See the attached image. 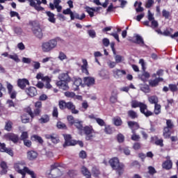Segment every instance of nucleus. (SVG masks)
<instances>
[{"label":"nucleus","mask_w":178,"mask_h":178,"mask_svg":"<svg viewBox=\"0 0 178 178\" xmlns=\"http://www.w3.org/2000/svg\"><path fill=\"white\" fill-rule=\"evenodd\" d=\"M84 84L88 87L94 86L95 83V79L92 77L87 76L83 79Z\"/></svg>","instance_id":"obj_25"},{"label":"nucleus","mask_w":178,"mask_h":178,"mask_svg":"<svg viewBox=\"0 0 178 178\" xmlns=\"http://www.w3.org/2000/svg\"><path fill=\"white\" fill-rule=\"evenodd\" d=\"M56 86L60 88V90H63V91H67L69 90V82H63L58 81L56 82Z\"/></svg>","instance_id":"obj_22"},{"label":"nucleus","mask_w":178,"mask_h":178,"mask_svg":"<svg viewBox=\"0 0 178 178\" xmlns=\"http://www.w3.org/2000/svg\"><path fill=\"white\" fill-rule=\"evenodd\" d=\"M56 127H58V129H67L66 124L60 121H58L57 122Z\"/></svg>","instance_id":"obj_62"},{"label":"nucleus","mask_w":178,"mask_h":178,"mask_svg":"<svg viewBox=\"0 0 178 178\" xmlns=\"http://www.w3.org/2000/svg\"><path fill=\"white\" fill-rule=\"evenodd\" d=\"M63 15H70L71 20H74V17H73L74 13L72 12V9L67 8L65 10H63Z\"/></svg>","instance_id":"obj_44"},{"label":"nucleus","mask_w":178,"mask_h":178,"mask_svg":"<svg viewBox=\"0 0 178 178\" xmlns=\"http://www.w3.org/2000/svg\"><path fill=\"white\" fill-rule=\"evenodd\" d=\"M64 95L67 97V98H74V97H76V93L67 91L64 93Z\"/></svg>","instance_id":"obj_53"},{"label":"nucleus","mask_w":178,"mask_h":178,"mask_svg":"<svg viewBox=\"0 0 178 178\" xmlns=\"http://www.w3.org/2000/svg\"><path fill=\"white\" fill-rule=\"evenodd\" d=\"M58 168H60V163H54L51 165L50 170L48 173L49 178L60 177L62 171H60Z\"/></svg>","instance_id":"obj_4"},{"label":"nucleus","mask_w":178,"mask_h":178,"mask_svg":"<svg viewBox=\"0 0 178 178\" xmlns=\"http://www.w3.org/2000/svg\"><path fill=\"white\" fill-rule=\"evenodd\" d=\"M172 31H173V29H166L163 32L161 31V29H158L156 32L158 34H161V35H165V37H171V38H176L178 37V31L175 32L173 35H172Z\"/></svg>","instance_id":"obj_8"},{"label":"nucleus","mask_w":178,"mask_h":178,"mask_svg":"<svg viewBox=\"0 0 178 178\" xmlns=\"http://www.w3.org/2000/svg\"><path fill=\"white\" fill-rule=\"evenodd\" d=\"M24 172H25V176H26V173H27V175H29V176H31V178H37V174H35L34 171L30 170V169H29L28 167H24Z\"/></svg>","instance_id":"obj_35"},{"label":"nucleus","mask_w":178,"mask_h":178,"mask_svg":"<svg viewBox=\"0 0 178 178\" xmlns=\"http://www.w3.org/2000/svg\"><path fill=\"white\" fill-rule=\"evenodd\" d=\"M79 156L81 159H86L87 158V152L84 150H81L79 154Z\"/></svg>","instance_id":"obj_60"},{"label":"nucleus","mask_w":178,"mask_h":178,"mask_svg":"<svg viewBox=\"0 0 178 178\" xmlns=\"http://www.w3.org/2000/svg\"><path fill=\"white\" fill-rule=\"evenodd\" d=\"M83 65H81V70L84 73L86 72V73H88V70H87V66H88V62H87L86 59L82 60Z\"/></svg>","instance_id":"obj_42"},{"label":"nucleus","mask_w":178,"mask_h":178,"mask_svg":"<svg viewBox=\"0 0 178 178\" xmlns=\"http://www.w3.org/2000/svg\"><path fill=\"white\" fill-rule=\"evenodd\" d=\"M7 90L10 98H11V99H15L16 97H17V92L13 90V85H11L9 82H7Z\"/></svg>","instance_id":"obj_11"},{"label":"nucleus","mask_w":178,"mask_h":178,"mask_svg":"<svg viewBox=\"0 0 178 178\" xmlns=\"http://www.w3.org/2000/svg\"><path fill=\"white\" fill-rule=\"evenodd\" d=\"M96 123H97V124L100 126V127H105V125L106 124V122H105V121L102 118H99L96 119Z\"/></svg>","instance_id":"obj_47"},{"label":"nucleus","mask_w":178,"mask_h":178,"mask_svg":"<svg viewBox=\"0 0 178 178\" xmlns=\"http://www.w3.org/2000/svg\"><path fill=\"white\" fill-rule=\"evenodd\" d=\"M108 163L113 170H115L116 175H118V177H121L123 176V173H124V169L126 168V165L124 163L120 162L119 158L113 157L108 161Z\"/></svg>","instance_id":"obj_1"},{"label":"nucleus","mask_w":178,"mask_h":178,"mask_svg":"<svg viewBox=\"0 0 178 178\" xmlns=\"http://www.w3.org/2000/svg\"><path fill=\"white\" fill-rule=\"evenodd\" d=\"M95 130L94 128H92V126L86 125L82 128V133L86 136V140L87 141H90V140H92V138L94 136L92 135V133H94Z\"/></svg>","instance_id":"obj_7"},{"label":"nucleus","mask_w":178,"mask_h":178,"mask_svg":"<svg viewBox=\"0 0 178 178\" xmlns=\"http://www.w3.org/2000/svg\"><path fill=\"white\" fill-rule=\"evenodd\" d=\"M92 175L94 177H98L101 175V171L99 168L97 166H93L91 170Z\"/></svg>","instance_id":"obj_31"},{"label":"nucleus","mask_w":178,"mask_h":178,"mask_svg":"<svg viewBox=\"0 0 178 178\" xmlns=\"http://www.w3.org/2000/svg\"><path fill=\"white\" fill-rule=\"evenodd\" d=\"M127 115L129 118L133 120L138 118V114H137V112L134 111V110L128 111Z\"/></svg>","instance_id":"obj_34"},{"label":"nucleus","mask_w":178,"mask_h":178,"mask_svg":"<svg viewBox=\"0 0 178 178\" xmlns=\"http://www.w3.org/2000/svg\"><path fill=\"white\" fill-rule=\"evenodd\" d=\"M25 92L29 97H36L38 92H37V88L33 86H31L25 89Z\"/></svg>","instance_id":"obj_17"},{"label":"nucleus","mask_w":178,"mask_h":178,"mask_svg":"<svg viewBox=\"0 0 178 178\" xmlns=\"http://www.w3.org/2000/svg\"><path fill=\"white\" fill-rule=\"evenodd\" d=\"M23 165L22 163H17L14 165V168L15 169L16 172L19 173V175H22V178H25L26 177V173L24 171V167L22 170L20 169V165Z\"/></svg>","instance_id":"obj_21"},{"label":"nucleus","mask_w":178,"mask_h":178,"mask_svg":"<svg viewBox=\"0 0 178 178\" xmlns=\"http://www.w3.org/2000/svg\"><path fill=\"white\" fill-rule=\"evenodd\" d=\"M58 106L61 111L67 109L68 111H70L73 115L79 114V110L76 109V105L72 102H66L65 100H60L58 102Z\"/></svg>","instance_id":"obj_2"},{"label":"nucleus","mask_w":178,"mask_h":178,"mask_svg":"<svg viewBox=\"0 0 178 178\" xmlns=\"http://www.w3.org/2000/svg\"><path fill=\"white\" fill-rule=\"evenodd\" d=\"M113 121L115 126L119 127L123 124V121L122 120V118H120V117L114 118L113 119Z\"/></svg>","instance_id":"obj_39"},{"label":"nucleus","mask_w":178,"mask_h":178,"mask_svg":"<svg viewBox=\"0 0 178 178\" xmlns=\"http://www.w3.org/2000/svg\"><path fill=\"white\" fill-rule=\"evenodd\" d=\"M81 172L85 177H91V172L88 170V168H87L86 166H83L81 169Z\"/></svg>","instance_id":"obj_32"},{"label":"nucleus","mask_w":178,"mask_h":178,"mask_svg":"<svg viewBox=\"0 0 178 178\" xmlns=\"http://www.w3.org/2000/svg\"><path fill=\"white\" fill-rule=\"evenodd\" d=\"M8 58H10V59H13V60H15V62H17V63L18 62H20V59L19 58V56H17V54L9 55Z\"/></svg>","instance_id":"obj_55"},{"label":"nucleus","mask_w":178,"mask_h":178,"mask_svg":"<svg viewBox=\"0 0 178 178\" xmlns=\"http://www.w3.org/2000/svg\"><path fill=\"white\" fill-rule=\"evenodd\" d=\"M56 45H58L56 39H51L47 42L42 43V50L43 52H51L52 49L56 48Z\"/></svg>","instance_id":"obj_5"},{"label":"nucleus","mask_w":178,"mask_h":178,"mask_svg":"<svg viewBox=\"0 0 178 178\" xmlns=\"http://www.w3.org/2000/svg\"><path fill=\"white\" fill-rule=\"evenodd\" d=\"M38 156V153L33 150H30L27 152V159L29 161H34L37 159Z\"/></svg>","instance_id":"obj_24"},{"label":"nucleus","mask_w":178,"mask_h":178,"mask_svg":"<svg viewBox=\"0 0 178 178\" xmlns=\"http://www.w3.org/2000/svg\"><path fill=\"white\" fill-rule=\"evenodd\" d=\"M73 17L74 20V19H76V20H84V19H86V14L82 13L81 15H80L79 13H73Z\"/></svg>","instance_id":"obj_37"},{"label":"nucleus","mask_w":178,"mask_h":178,"mask_svg":"<svg viewBox=\"0 0 178 178\" xmlns=\"http://www.w3.org/2000/svg\"><path fill=\"white\" fill-rule=\"evenodd\" d=\"M140 112L142 115H144L145 118H149V116L154 115L151 111L148 110V106L145 103H142V105L140 107Z\"/></svg>","instance_id":"obj_9"},{"label":"nucleus","mask_w":178,"mask_h":178,"mask_svg":"<svg viewBox=\"0 0 178 178\" xmlns=\"http://www.w3.org/2000/svg\"><path fill=\"white\" fill-rule=\"evenodd\" d=\"M127 124H128L129 129H132L133 134L136 133V130H138V129H140V124L137 122L128 121Z\"/></svg>","instance_id":"obj_20"},{"label":"nucleus","mask_w":178,"mask_h":178,"mask_svg":"<svg viewBox=\"0 0 178 178\" xmlns=\"http://www.w3.org/2000/svg\"><path fill=\"white\" fill-rule=\"evenodd\" d=\"M42 108V102L38 101L35 103L34 115L35 116H40L41 109Z\"/></svg>","instance_id":"obj_19"},{"label":"nucleus","mask_w":178,"mask_h":178,"mask_svg":"<svg viewBox=\"0 0 178 178\" xmlns=\"http://www.w3.org/2000/svg\"><path fill=\"white\" fill-rule=\"evenodd\" d=\"M52 116L53 118H58V116H59V112L58 111V107L54 106L53 108V112H52Z\"/></svg>","instance_id":"obj_59"},{"label":"nucleus","mask_w":178,"mask_h":178,"mask_svg":"<svg viewBox=\"0 0 178 178\" xmlns=\"http://www.w3.org/2000/svg\"><path fill=\"white\" fill-rule=\"evenodd\" d=\"M175 128V124L172 122V120H166V127L163 128V136L164 138H169L172 136V129Z\"/></svg>","instance_id":"obj_6"},{"label":"nucleus","mask_w":178,"mask_h":178,"mask_svg":"<svg viewBox=\"0 0 178 178\" xmlns=\"http://www.w3.org/2000/svg\"><path fill=\"white\" fill-rule=\"evenodd\" d=\"M4 152H6V154H8V155H10V156H13V155H15V153L13 152V149H12V147H7Z\"/></svg>","instance_id":"obj_58"},{"label":"nucleus","mask_w":178,"mask_h":178,"mask_svg":"<svg viewBox=\"0 0 178 178\" xmlns=\"http://www.w3.org/2000/svg\"><path fill=\"white\" fill-rule=\"evenodd\" d=\"M47 15L48 16V20L50 23H56V19H55V14L52 13L51 11L46 12Z\"/></svg>","instance_id":"obj_30"},{"label":"nucleus","mask_w":178,"mask_h":178,"mask_svg":"<svg viewBox=\"0 0 178 178\" xmlns=\"http://www.w3.org/2000/svg\"><path fill=\"white\" fill-rule=\"evenodd\" d=\"M110 102L111 104H116L118 102V94L112 95L110 97Z\"/></svg>","instance_id":"obj_52"},{"label":"nucleus","mask_w":178,"mask_h":178,"mask_svg":"<svg viewBox=\"0 0 178 178\" xmlns=\"http://www.w3.org/2000/svg\"><path fill=\"white\" fill-rule=\"evenodd\" d=\"M143 104V102H138L137 100H133L131 102V108H140L141 105Z\"/></svg>","instance_id":"obj_40"},{"label":"nucleus","mask_w":178,"mask_h":178,"mask_svg":"<svg viewBox=\"0 0 178 178\" xmlns=\"http://www.w3.org/2000/svg\"><path fill=\"white\" fill-rule=\"evenodd\" d=\"M67 119L70 126H73L76 120H74V117H73V115H68Z\"/></svg>","instance_id":"obj_51"},{"label":"nucleus","mask_w":178,"mask_h":178,"mask_svg":"<svg viewBox=\"0 0 178 178\" xmlns=\"http://www.w3.org/2000/svg\"><path fill=\"white\" fill-rule=\"evenodd\" d=\"M162 16L165 17V19H169V17H170V13L166 10H163Z\"/></svg>","instance_id":"obj_61"},{"label":"nucleus","mask_w":178,"mask_h":178,"mask_svg":"<svg viewBox=\"0 0 178 178\" xmlns=\"http://www.w3.org/2000/svg\"><path fill=\"white\" fill-rule=\"evenodd\" d=\"M47 140H51L53 144H58L59 143V136L56 134H50L44 135Z\"/></svg>","instance_id":"obj_16"},{"label":"nucleus","mask_w":178,"mask_h":178,"mask_svg":"<svg viewBox=\"0 0 178 178\" xmlns=\"http://www.w3.org/2000/svg\"><path fill=\"white\" fill-rule=\"evenodd\" d=\"M13 127V122H12V121L8 120L6 122L4 130H6V131H12Z\"/></svg>","instance_id":"obj_36"},{"label":"nucleus","mask_w":178,"mask_h":178,"mask_svg":"<svg viewBox=\"0 0 178 178\" xmlns=\"http://www.w3.org/2000/svg\"><path fill=\"white\" fill-rule=\"evenodd\" d=\"M135 38L136 41L134 42L135 44H138V45H140V47H144V45H145L144 39H143V37H141L140 35H136Z\"/></svg>","instance_id":"obj_27"},{"label":"nucleus","mask_w":178,"mask_h":178,"mask_svg":"<svg viewBox=\"0 0 178 178\" xmlns=\"http://www.w3.org/2000/svg\"><path fill=\"white\" fill-rule=\"evenodd\" d=\"M148 101L150 104H154V111H156V96H150L148 97Z\"/></svg>","instance_id":"obj_43"},{"label":"nucleus","mask_w":178,"mask_h":178,"mask_svg":"<svg viewBox=\"0 0 178 178\" xmlns=\"http://www.w3.org/2000/svg\"><path fill=\"white\" fill-rule=\"evenodd\" d=\"M31 140L32 141H37V143H39V144H44V140H42V138L38 135H33L31 136Z\"/></svg>","instance_id":"obj_33"},{"label":"nucleus","mask_w":178,"mask_h":178,"mask_svg":"<svg viewBox=\"0 0 178 178\" xmlns=\"http://www.w3.org/2000/svg\"><path fill=\"white\" fill-rule=\"evenodd\" d=\"M168 88L171 91V92H176L178 90L177 85L176 84H169Z\"/></svg>","instance_id":"obj_48"},{"label":"nucleus","mask_w":178,"mask_h":178,"mask_svg":"<svg viewBox=\"0 0 178 178\" xmlns=\"http://www.w3.org/2000/svg\"><path fill=\"white\" fill-rule=\"evenodd\" d=\"M156 145H159V147H161L162 148V147L164 146L163 145V138H156Z\"/></svg>","instance_id":"obj_64"},{"label":"nucleus","mask_w":178,"mask_h":178,"mask_svg":"<svg viewBox=\"0 0 178 178\" xmlns=\"http://www.w3.org/2000/svg\"><path fill=\"white\" fill-rule=\"evenodd\" d=\"M29 138V132L27 131H23L20 136L19 140L21 141H24Z\"/></svg>","instance_id":"obj_49"},{"label":"nucleus","mask_w":178,"mask_h":178,"mask_svg":"<svg viewBox=\"0 0 178 178\" xmlns=\"http://www.w3.org/2000/svg\"><path fill=\"white\" fill-rule=\"evenodd\" d=\"M58 81H63L64 83H70L72 81V77L69 76V72H63L58 75Z\"/></svg>","instance_id":"obj_15"},{"label":"nucleus","mask_w":178,"mask_h":178,"mask_svg":"<svg viewBox=\"0 0 178 178\" xmlns=\"http://www.w3.org/2000/svg\"><path fill=\"white\" fill-rule=\"evenodd\" d=\"M114 74H115V76L119 77L120 76L126 75L127 73L124 71V70H116L115 71H114Z\"/></svg>","instance_id":"obj_46"},{"label":"nucleus","mask_w":178,"mask_h":178,"mask_svg":"<svg viewBox=\"0 0 178 178\" xmlns=\"http://www.w3.org/2000/svg\"><path fill=\"white\" fill-rule=\"evenodd\" d=\"M104 131L106 134H113L115 132V128L109 124H106L104 125Z\"/></svg>","instance_id":"obj_28"},{"label":"nucleus","mask_w":178,"mask_h":178,"mask_svg":"<svg viewBox=\"0 0 178 178\" xmlns=\"http://www.w3.org/2000/svg\"><path fill=\"white\" fill-rule=\"evenodd\" d=\"M37 6L35 7L34 9L37 10L38 12H42V10H44V8L41 6V1L40 0H36Z\"/></svg>","instance_id":"obj_45"},{"label":"nucleus","mask_w":178,"mask_h":178,"mask_svg":"<svg viewBox=\"0 0 178 178\" xmlns=\"http://www.w3.org/2000/svg\"><path fill=\"white\" fill-rule=\"evenodd\" d=\"M40 123L42 124H44V123H48L49 122V115H44L42 118L39 119Z\"/></svg>","instance_id":"obj_41"},{"label":"nucleus","mask_w":178,"mask_h":178,"mask_svg":"<svg viewBox=\"0 0 178 178\" xmlns=\"http://www.w3.org/2000/svg\"><path fill=\"white\" fill-rule=\"evenodd\" d=\"M147 19L149 22H152L150 27H152V29H154V31H156V21L154 17V15L152 14V13H151V10H148Z\"/></svg>","instance_id":"obj_18"},{"label":"nucleus","mask_w":178,"mask_h":178,"mask_svg":"<svg viewBox=\"0 0 178 178\" xmlns=\"http://www.w3.org/2000/svg\"><path fill=\"white\" fill-rule=\"evenodd\" d=\"M86 12H87V13H88L89 16L90 17H94V12H92L91 10V9H92V8L87 6L86 8Z\"/></svg>","instance_id":"obj_63"},{"label":"nucleus","mask_w":178,"mask_h":178,"mask_svg":"<svg viewBox=\"0 0 178 178\" xmlns=\"http://www.w3.org/2000/svg\"><path fill=\"white\" fill-rule=\"evenodd\" d=\"M4 138L6 140H8V141H12L14 144H17L19 140V135L13 133L6 134Z\"/></svg>","instance_id":"obj_10"},{"label":"nucleus","mask_w":178,"mask_h":178,"mask_svg":"<svg viewBox=\"0 0 178 178\" xmlns=\"http://www.w3.org/2000/svg\"><path fill=\"white\" fill-rule=\"evenodd\" d=\"M74 126L77 129V130L79 131V134L81 135L83 134V121H80L79 119H76L75 122L74 123Z\"/></svg>","instance_id":"obj_23"},{"label":"nucleus","mask_w":178,"mask_h":178,"mask_svg":"<svg viewBox=\"0 0 178 178\" xmlns=\"http://www.w3.org/2000/svg\"><path fill=\"white\" fill-rule=\"evenodd\" d=\"M33 33L37 38H39V40H42V37H44V34L42 33V29L40 26V25L36 26L35 27H33L32 29Z\"/></svg>","instance_id":"obj_13"},{"label":"nucleus","mask_w":178,"mask_h":178,"mask_svg":"<svg viewBox=\"0 0 178 178\" xmlns=\"http://www.w3.org/2000/svg\"><path fill=\"white\" fill-rule=\"evenodd\" d=\"M0 166L2 169L1 171V175H6L8 173V165L6 164V162L1 161Z\"/></svg>","instance_id":"obj_29"},{"label":"nucleus","mask_w":178,"mask_h":178,"mask_svg":"<svg viewBox=\"0 0 178 178\" xmlns=\"http://www.w3.org/2000/svg\"><path fill=\"white\" fill-rule=\"evenodd\" d=\"M22 123H29L30 122V118L29 117V115L24 114L21 117Z\"/></svg>","instance_id":"obj_50"},{"label":"nucleus","mask_w":178,"mask_h":178,"mask_svg":"<svg viewBox=\"0 0 178 178\" xmlns=\"http://www.w3.org/2000/svg\"><path fill=\"white\" fill-rule=\"evenodd\" d=\"M82 83H83V81L81 80V79H80V78L76 79L72 85V90L74 91L79 90V87H80V86H81Z\"/></svg>","instance_id":"obj_26"},{"label":"nucleus","mask_w":178,"mask_h":178,"mask_svg":"<svg viewBox=\"0 0 178 178\" xmlns=\"http://www.w3.org/2000/svg\"><path fill=\"white\" fill-rule=\"evenodd\" d=\"M117 140L120 143H124V136L122 134H118L117 135Z\"/></svg>","instance_id":"obj_54"},{"label":"nucleus","mask_w":178,"mask_h":178,"mask_svg":"<svg viewBox=\"0 0 178 178\" xmlns=\"http://www.w3.org/2000/svg\"><path fill=\"white\" fill-rule=\"evenodd\" d=\"M64 139H65V143L63 145V147L64 148H66V147H73L74 145H77V144H79V145L81 147H84V143H83V141L72 139V135L70 134L64 135Z\"/></svg>","instance_id":"obj_3"},{"label":"nucleus","mask_w":178,"mask_h":178,"mask_svg":"<svg viewBox=\"0 0 178 178\" xmlns=\"http://www.w3.org/2000/svg\"><path fill=\"white\" fill-rule=\"evenodd\" d=\"M140 90L143 92H149V91H151V89H149V86L148 85H143L141 88Z\"/></svg>","instance_id":"obj_57"},{"label":"nucleus","mask_w":178,"mask_h":178,"mask_svg":"<svg viewBox=\"0 0 178 178\" xmlns=\"http://www.w3.org/2000/svg\"><path fill=\"white\" fill-rule=\"evenodd\" d=\"M17 87L21 90H25L26 86H30L29 79H19L17 82Z\"/></svg>","instance_id":"obj_14"},{"label":"nucleus","mask_w":178,"mask_h":178,"mask_svg":"<svg viewBox=\"0 0 178 178\" xmlns=\"http://www.w3.org/2000/svg\"><path fill=\"white\" fill-rule=\"evenodd\" d=\"M44 81H46L44 88H47V90H51V88H52V85H51V79H49V76H45L44 78Z\"/></svg>","instance_id":"obj_38"},{"label":"nucleus","mask_w":178,"mask_h":178,"mask_svg":"<svg viewBox=\"0 0 178 178\" xmlns=\"http://www.w3.org/2000/svg\"><path fill=\"white\" fill-rule=\"evenodd\" d=\"M166 161L162 163V168L165 170H170L173 168V162L170 160V156H167L165 157Z\"/></svg>","instance_id":"obj_12"},{"label":"nucleus","mask_w":178,"mask_h":178,"mask_svg":"<svg viewBox=\"0 0 178 178\" xmlns=\"http://www.w3.org/2000/svg\"><path fill=\"white\" fill-rule=\"evenodd\" d=\"M67 175H68V176H70V177H74V176H77V170H70L67 172Z\"/></svg>","instance_id":"obj_56"}]
</instances>
